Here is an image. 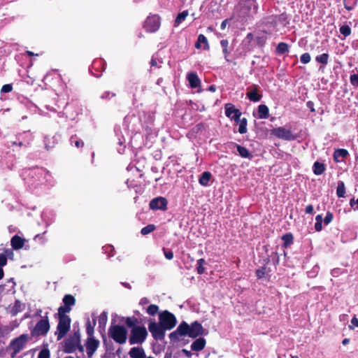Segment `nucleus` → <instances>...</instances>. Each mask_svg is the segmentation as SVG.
Here are the masks:
<instances>
[{"label":"nucleus","mask_w":358,"mask_h":358,"mask_svg":"<svg viewBox=\"0 0 358 358\" xmlns=\"http://www.w3.org/2000/svg\"><path fill=\"white\" fill-rule=\"evenodd\" d=\"M126 326L131 329L129 336L130 345L142 344L146 340L148 333L145 326H139L138 320L135 316L123 317Z\"/></svg>","instance_id":"obj_1"},{"label":"nucleus","mask_w":358,"mask_h":358,"mask_svg":"<svg viewBox=\"0 0 358 358\" xmlns=\"http://www.w3.org/2000/svg\"><path fill=\"white\" fill-rule=\"evenodd\" d=\"M258 8L256 0H240L236 6L239 17L244 19L253 18L257 13Z\"/></svg>","instance_id":"obj_2"},{"label":"nucleus","mask_w":358,"mask_h":358,"mask_svg":"<svg viewBox=\"0 0 358 358\" xmlns=\"http://www.w3.org/2000/svg\"><path fill=\"white\" fill-rule=\"evenodd\" d=\"M78 350L83 355H84V346L81 344L80 331L77 330L69 336L64 341V351L66 353H73Z\"/></svg>","instance_id":"obj_3"},{"label":"nucleus","mask_w":358,"mask_h":358,"mask_svg":"<svg viewBox=\"0 0 358 358\" xmlns=\"http://www.w3.org/2000/svg\"><path fill=\"white\" fill-rule=\"evenodd\" d=\"M28 340V334H24L20 335L10 341L9 345L6 347V352L12 358H14L17 353L23 350Z\"/></svg>","instance_id":"obj_4"},{"label":"nucleus","mask_w":358,"mask_h":358,"mask_svg":"<svg viewBox=\"0 0 358 358\" xmlns=\"http://www.w3.org/2000/svg\"><path fill=\"white\" fill-rule=\"evenodd\" d=\"M126 327L119 324H111L108 329V336L119 344H124L127 339Z\"/></svg>","instance_id":"obj_5"},{"label":"nucleus","mask_w":358,"mask_h":358,"mask_svg":"<svg viewBox=\"0 0 358 358\" xmlns=\"http://www.w3.org/2000/svg\"><path fill=\"white\" fill-rule=\"evenodd\" d=\"M159 322L166 331H169L176 327L177 320L172 313L169 310H164L159 315Z\"/></svg>","instance_id":"obj_6"},{"label":"nucleus","mask_w":358,"mask_h":358,"mask_svg":"<svg viewBox=\"0 0 358 358\" xmlns=\"http://www.w3.org/2000/svg\"><path fill=\"white\" fill-rule=\"evenodd\" d=\"M57 317L59 321L55 334L57 340H60L64 338L70 330L71 320L70 317L57 316Z\"/></svg>","instance_id":"obj_7"},{"label":"nucleus","mask_w":358,"mask_h":358,"mask_svg":"<svg viewBox=\"0 0 358 358\" xmlns=\"http://www.w3.org/2000/svg\"><path fill=\"white\" fill-rule=\"evenodd\" d=\"M271 134L278 138L288 141H294L298 138V136L292 134L290 129H287L283 127H279L271 129Z\"/></svg>","instance_id":"obj_8"},{"label":"nucleus","mask_w":358,"mask_h":358,"mask_svg":"<svg viewBox=\"0 0 358 358\" xmlns=\"http://www.w3.org/2000/svg\"><path fill=\"white\" fill-rule=\"evenodd\" d=\"M148 329L155 340L162 341L164 339L166 329L159 322L150 321L148 324Z\"/></svg>","instance_id":"obj_9"},{"label":"nucleus","mask_w":358,"mask_h":358,"mask_svg":"<svg viewBox=\"0 0 358 358\" xmlns=\"http://www.w3.org/2000/svg\"><path fill=\"white\" fill-rule=\"evenodd\" d=\"M160 17L158 15L148 16L144 22L143 27L146 31L156 32L160 27Z\"/></svg>","instance_id":"obj_10"},{"label":"nucleus","mask_w":358,"mask_h":358,"mask_svg":"<svg viewBox=\"0 0 358 358\" xmlns=\"http://www.w3.org/2000/svg\"><path fill=\"white\" fill-rule=\"evenodd\" d=\"M48 315V313H46L44 317L36 323L33 330L34 335L45 336L49 331L50 326Z\"/></svg>","instance_id":"obj_11"},{"label":"nucleus","mask_w":358,"mask_h":358,"mask_svg":"<svg viewBox=\"0 0 358 358\" xmlns=\"http://www.w3.org/2000/svg\"><path fill=\"white\" fill-rule=\"evenodd\" d=\"M99 341L94 337H87L85 341V346L88 357H92L99 346Z\"/></svg>","instance_id":"obj_12"},{"label":"nucleus","mask_w":358,"mask_h":358,"mask_svg":"<svg viewBox=\"0 0 358 358\" xmlns=\"http://www.w3.org/2000/svg\"><path fill=\"white\" fill-rule=\"evenodd\" d=\"M168 201L166 198L158 196L150 201V208L152 210H165L167 209Z\"/></svg>","instance_id":"obj_13"},{"label":"nucleus","mask_w":358,"mask_h":358,"mask_svg":"<svg viewBox=\"0 0 358 358\" xmlns=\"http://www.w3.org/2000/svg\"><path fill=\"white\" fill-rule=\"evenodd\" d=\"M224 108L226 116L231 120H234L236 122H238L242 115L240 110L235 108L234 106L231 103H227Z\"/></svg>","instance_id":"obj_14"},{"label":"nucleus","mask_w":358,"mask_h":358,"mask_svg":"<svg viewBox=\"0 0 358 358\" xmlns=\"http://www.w3.org/2000/svg\"><path fill=\"white\" fill-rule=\"evenodd\" d=\"M189 336L194 338L198 336H202L204 333V329L201 324L198 321H194L189 325Z\"/></svg>","instance_id":"obj_15"},{"label":"nucleus","mask_w":358,"mask_h":358,"mask_svg":"<svg viewBox=\"0 0 358 358\" xmlns=\"http://www.w3.org/2000/svg\"><path fill=\"white\" fill-rule=\"evenodd\" d=\"M252 89L248 88V92L246 93L247 97L250 99V101L253 102L259 101L262 97V94L258 93L259 86L257 85H253L252 86Z\"/></svg>","instance_id":"obj_16"},{"label":"nucleus","mask_w":358,"mask_h":358,"mask_svg":"<svg viewBox=\"0 0 358 358\" xmlns=\"http://www.w3.org/2000/svg\"><path fill=\"white\" fill-rule=\"evenodd\" d=\"M187 79L189 82V86L192 88H196L201 85V80L197 74L194 72H190L187 73Z\"/></svg>","instance_id":"obj_17"},{"label":"nucleus","mask_w":358,"mask_h":358,"mask_svg":"<svg viewBox=\"0 0 358 358\" xmlns=\"http://www.w3.org/2000/svg\"><path fill=\"white\" fill-rule=\"evenodd\" d=\"M24 242L25 240L18 235L13 236L10 240L11 246L15 250L22 249L24 245Z\"/></svg>","instance_id":"obj_18"},{"label":"nucleus","mask_w":358,"mask_h":358,"mask_svg":"<svg viewBox=\"0 0 358 358\" xmlns=\"http://www.w3.org/2000/svg\"><path fill=\"white\" fill-rule=\"evenodd\" d=\"M129 354L130 358H147L144 350L139 347H134L131 348ZM148 358L152 357H149Z\"/></svg>","instance_id":"obj_19"},{"label":"nucleus","mask_w":358,"mask_h":358,"mask_svg":"<svg viewBox=\"0 0 358 358\" xmlns=\"http://www.w3.org/2000/svg\"><path fill=\"white\" fill-rule=\"evenodd\" d=\"M206 341L205 338L200 337L196 339L191 345V349L193 351H200L206 346Z\"/></svg>","instance_id":"obj_20"},{"label":"nucleus","mask_w":358,"mask_h":358,"mask_svg":"<svg viewBox=\"0 0 358 358\" xmlns=\"http://www.w3.org/2000/svg\"><path fill=\"white\" fill-rule=\"evenodd\" d=\"M233 145L237 148V151L241 157L248 158L250 159L252 158V155L245 147H243L235 143H233Z\"/></svg>","instance_id":"obj_21"},{"label":"nucleus","mask_w":358,"mask_h":358,"mask_svg":"<svg viewBox=\"0 0 358 358\" xmlns=\"http://www.w3.org/2000/svg\"><path fill=\"white\" fill-rule=\"evenodd\" d=\"M271 270L270 269V268L267 267L266 265H264L263 266L257 268L255 271V274L257 279H262L265 276L270 277L271 275L269 274V273H271Z\"/></svg>","instance_id":"obj_22"},{"label":"nucleus","mask_w":358,"mask_h":358,"mask_svg":"<svg viewBox=\"0 0 358 358\" xmlns=\"http://www.w3.org/2000/svg\"><path fill=\"white\" fill-rule=\"evenodd\" d=\"M201 43L203 44V49L209 50L210 45L207 38L203 34H201L198 36L197 41L195 43V48L196 49H200L201 48Z\"/></svg>","instance_id":"obj_23"},{"label":"nucleus","mask_w":358,"mask_h":358,"mask_svg":"<svg viewBox=\"0 0 358 358\" xmlns=\"http://www.w3.org/2000/svg\"><path fill=\"white\" fill-rule=\"evenodd\" d=\"M257 113L258 118L266 119L269 117V109L267 106L261 104L258 106Z\"/></svg>","instance_id":"obj_24"},{"label":"nucleus","mask_w":358,"mask_h":358,"mask_svg":"<svg viewBox=\"0 0 358 358\" xmlns=\"http://www.w3.org/2000/svg\"><path fill=\"white\" fill-rule=\"evenodd\" d=\"M212 177V174L209 171H204L199 177V182L202 186L206 187L209 185V182Z\"/></svg>","instance_id":"obj_25"},{"label":"nucleus","mask_w":358,"mask_h":358,"mask_svg":"<svg viewBox=\"0 0 358 358\" xmlns=\"http://www.w3.org/2000/svg\"><path fill=\"white\" fill-rule=\"evenodd\" d=\"M96 319H92V321L88 320L86 322V333L88 337H94V327L96 325Z\"/></svg>","instance_id":"obj_26"},{"label":"nucleus","mask_w":358,"mask_h":358,"mask_svg":"<svg viewBox=\"0 0 358 358\" xmlns=\"http://www.w3.org/2000/svg\"><path fill=\"white\" fill-rule=\"evenodd\" d=\"M176 330L179 333V334L181 335V336H189V324L186 322H182L178 327H177Z\"/></svg>","instance_id":"obj_27"},{"label":"nucleus","mask_w":358,"mask_h":358,"mask_svg":"<svg viewBox=\"0 0 358 358\" xmlns=\"http://www.w3.org/2000/svg\"><path fill=\"white\" fill-rule=\"evenodd\" d=\"M313 171L314 174L320 176L324 172L325 166L323 163L315 162L313 166Z\"/></svg>","instance_id":"obj_28"},{"label":"nucleus","mask_w":358,"mask_h":358,"mask_svg":"<svg viewBox=\"0 0 358 358\" xmlns=\"http://www.w3.org/2000/svg\"><path fill=\"white\" fill-rule=\"evenodd\" d=\"M348 151L345 149H337L334 151V159L335 162H339L338 157L346 158L348 156Z\"/></svg>","instance_id":"obj_29"},{"label":"nucleus","mask_w":358,"mask_h":358,"mask_svg":"<svg viewBox=\"0 0 358 358\" xmlns=\"http://www.w3.org/2000/svg\"><path fill=\"white\" fill-rule=\"evenodd\" d=\"M282 240L283 241V247L287 248L293 243L294 236L292 234L287 233L282 236Z\"/></svg>","instance_id":"obj_30"},{"label":"nucleus","mask_w":358,"mask_h":358,"mask_svg":"<svg viewBox=\"0 0 358 358\" xmlns=\"http://www.w3.org/2000/svg\"><path fill=\"white\" fill-rule=\"evenodd\" d=\"M71 145L76 146L77 148H80L84 146V142L80 139L77 135H73L70 138Z\"/></svg>","instance_id":"obj_31"},{"label":"nucleus","mask_w":358,"mask_h":358,"mask_svg":"<svg viewBox=\"0 0 358 358\" xmlns=\"http://www.w3.org/2000/svg\"><path fill=\"white\" fill-rule=\"evenodd\" d=\"M345 194V187L343 181L339 180L336 189V194L338 197H344Z\"/></svg>","instance_id":"obj_32"},{"label":"nucleus","mask_w":358,"mask_h":358,"mask_svg":"<svg viewBox=\"0 0 358 358\" xmlns=\"http://www.w3.org/2000/svg\"><path fill=\"white\" fill-rule=\"evenodd\" d=\"M237 123L239 124L238 132L241 134H245L247 132V119L245 117L242 119L239 118V120Z\"/></svg>","instance_id":"obj_33"},{"label":"nucleus","mask_w":358,"mask_h":358,"mask_svg":"<svg viewBox=\"0 0 358 358\" xmlns=\"http://www.w3.org/2000/svg\"><path fill=\"white\" fill-rule=\"evenodd\" d=\"M63 303L64 305L71 308L76 303V299L71 294H66L63 298Z\"/></svg>","instance_id":"obj_34"},{"label":"nucleus","mask_w":358,"mask_h":358,"mask_svg":"<svg viewBox=\"0 0 358 358\" xmlns=\"http://www.w3.org/2000/svg\"><path fill=\"white\" fill-rule=\"evenodd\" d=\"M71 310V308L64 304V306H61L58 308V313L57 315V316L60 317H69V315H66V313H69Z\"/></svg>","instance_id":"obj_35"},{"label":"nucleus","mask_w":358,"mask_h":358,"mask_svg":"<svg viewBox=\"0 0 358 358\" xmlns=\"http://www.w3.org/2000/svg\"><path fill=\"white\" fill-rule=\"evenodd\" d=\"M276 50L279 54H285L289 51V45L286 43L280 42L278 43Z\"/></svg>","instance_id":"obj_36"},{"label":"nucleus","mask_w":358,"mask_h":358,"mask_svg":"<svg viewBox=\"0 0 358 358\" xmlns=\"http://www.w3.org/2000/svg\"><path fill=\"white\" fill-rule=\"evenodd\" d=\"M329 55L327 53H323L320 55H317L315 57V60L317 62L322 64H327L329 61Z\"/></svg>","instance_id":"obj_37"},{"label":"nucleus","mask_w":358,"mask_h":358,"mask_svg":"<svg viewBox=\"0 0 358 358\" xmlns=\"http://www.w3.org/2000/svg\"><path fill=\"white\" fill-rule=\"evenodd\" d=\"M206 264V261L204 259L201 258L197 260L196 263V271L199 274H203L205 272L204 265Z\"/></svg>","instance_id":"obj_38"},{"label":"nucleus","mask_w":358,"mask_h":358,"mask_svg":"<svg viewBox=\"0 0 358 358\" xmlns=\"http://www.w3.org/2000/svg\"><path fill=\"white\" fill-rule=\"evenodd\" d=\"M188 14H189L188 10H184V11L178 13V15H177V17L175 20V23L176 24H180L182 21H184L185 20V18L187 17Z\"/></svg>","instance_id":"obj_39"},{"label":"nucleus","mask_w":358,"mask_h":358,"mask_svg":"<svg viewBox=\"0 0 358 358\" xmlns=\"http://www.w3.org/2000/svg\"><path fill=\"white\" fill-rule=\"evenodd\" d=\"M156 229V227L155 224H150L147 225L146 227H143L141 230V234L143 236L149 234L150 233L155 231Z\"/></svg>","instance_id":"obj_40"},{"label":"nucleus","mask_w":358,"mask_h":358,"mask_svg":"<svg viewBox=\"0 0 358 358\" xmlns=\"http://www.w3.org/2000/svg\"><path fill=\"white\" fill-rule=\"evenodd\" d=\"M22 311V304L21 302L18 300H16L15 302V304L12 308V313L13 315H17L18 313Z\"/></svg>","instance_id":"obj_41"},{"label":"nucleus","mask_w":358,"mask_h":358,"mask_svg":"<svg viewBox=\"0 0 358 358\" xmlns=\"http://www.w3.org/2000/svg\"><path fill=\"white\" fill-rule=\"evenodd\" d=\"M159 311V306L155 304H151L147 308V313L150 315L154 316Z\"/></svg>","instance_id":"obj_42"},{"label":"nucleus","mask_w":358,"mask_h":358,"mask_svg":"<svg viewBox=\"0 0 358 358\" xmlns=\"http://www.w3.org/2000/svg\"><path fill=\"white\" fill-rule=\"evenodd\" d=\"M340 32L345 37H347L351 34V28L349 25L345 24L340 27Z\"/></svg>","instance_id":"obj_43"},{"label":"nucleus","mask_w":358,"mask_h":358,"mask_svg":"<svg viewBox=\"0 0 358 358\" xmlns=\"http://www.w3.org/2000/svg\"><path fill=\"white\" fill-rule=\"evenodd\" d=\"M180 337H181V335L179 334V333L178 332V331L176 329L169 334L170 341H171V342H173V343L179 341Z\"/></svg>","instance_id":"obj_44"},{"label":"nucleus","mask_w":358,"mask_h":358,"mask_svg":"<svg viewBox=\"0 0 358 358\" xmlns=\"http://www.w3.org/2000/svg\"><path fill=\"white\" fill-rule=\"evenodd\" d=\"M50 355V350L47 348H44L40 351L37 358H49Z\"/></svg>","instance_id":"obj_45"},{"label":"nucleus","mask_w":358,"mask_h":358,"mask_svg":"<svg viewBox=\"0 0 358 358\" xmlns=\"http://www.w3.org/2000/svg\"><path fill=\"white\" fill-rule=\"evenodd\" d=\"M310 59H311L310 55L308 52L303 53L300 57L301 62L304 64L309 63L310 61Z\"/></svg>","instance_id":"obj_46"},{"label":"nucleus","mask_w":358,"mask_h":358,"mask_svg":"<svg viewBox=\"0 0 358 358\" xmlns=\"http://www.w3.org/2000/svg\"><path fill=\"white\" fill-rule=\"evenodd\" d=\"M333 218H334L333 213L330 211H328L326 214V216H325L324 220H323L324 224L327 225L329 223H331L333 220Z\"/></svg>","instance_id":"obj_47"},{"label":"nucleus","mask_w":358,"mask_h":358,"mask_svg":"<svg viewBox=\"0 0 358 358\" xmlns=\"http://www.w3.org/2000/svg\"><path fill=\"white\" fill-rule=\"evenodd\" d=\"M350 81L352 85L358 87V73L357 74H352L350 77Z\"/></svg>","instance_id":"obj_48"},{"label":"nucleus","mask_w":358,"mask_h":358,"mask_svg":"<svg viewBox=\"0 0 358 358\" xmlns=\"http://www.w3.org/2000/svg\"><path fill=\"white\" fill-rule=\"evenodd\" d=\"M13 85L12 84H6L2 86L1 89V92L2 93H8L10 92L13 90Z\"/></svg>","instance_id":"obj_49"},{"label":"nucleus","mask_w":358,"mask_h":358,"mask_svg":"<svg viewBox=\"0 0 358 358\" xmlns=\"http://www.w3.org/2000/svg\"><path fill=\"white\" fill-rule=\"evenodd\" d=\"M163 251H164V256L167 259H169V260L173 259V252L171 250L163 248Z\"/></svg>","instance_id":"obj_50"},{"label":"nucleus","mask_w":358,"mask_h":358,"mask_svg":"<svg viewBox=\"0 0 358 358\" xmlns=\"http://www.w3.org/2000/svg\"><path fill=\"white\" fill-rule=\"evenodd\" d=\"M7 264V257L3 253H0V267H3Z\"/></svg>","instance_id":"obj_51"},{"label":"nucleus","mask_w":358,"mask_h":358,"mask_svg":"<svg viewBox=\"0 0 358 358\" xmlns=\"http://www.w3.org/2000/svg\"><path fill=\"white\" fill-rule=\"evenodd\" d=\"M351 324L352 325L349 326L350 329H352L354 328L353 326L358 327V319L355 316L352 318Z\"/></svg>","instance_id":"obj_52"},{"label":"nucleus","mask_w":358,"mask_h":358,"mask_svg":"<svg viewBox=\"0 0 358 358\" xmlns=\"http://www.w3.org/2000/svg\"><path fill=\"white\" fill-rule=\"evenodd\" d=\"M305 212L307 214H313L314 213L313 206L310 204L306 207Z\"/></svg>","instance_id":"obj_53"},{"label":"nucleus","mask_w":358,"mask_h":358,"mask_svg":"<svg viewBox=\"0 0 358 358\" xmlns=\"http://www.w3.org/2000/svg\"><path fill=\"white\" fill-rule=\"evenodd\" d=\"M355 204H357V206L354 208L355 210H358V198L355 200L354 198L351 199L350 201V205L351 207H354Z\"/></svg>","instance_id":"obj_54"},{"label":"nucleus","mask_w":358,"mask_h":358,"mask_svg":"<svg viewBox=\"0 0 358 358\" xmlns=\"http://www.w3.org/2000/svg\"><path fill=\"white\" fill-rule=\"evenodd\" d=\"M307 107L310 109L311 112H315L314 103L312 101H308L306 103Z\"/></svg>","instance_id":"obj_55"},{"label":"nucleus","mask_w":358,"mask_h":358,"mask_svg":"<svg viewBox=\"0 0 358 358\" xmlns=\"http://www.w3.org/2000/svg\"><path fill=\"white\" fill-rule=\"evenodd\" d=\"M315 229L316 231H320L322 229V222H315Z\"/></svg>","instance_id":"obj_56"},{"label":"nucleus","mask_w":358,"mask_h":358,"mask_svg":"<svg viewBox=\"0 0 358 358\" xmlns=\"http://www.w3.org/2000/svg\"><path fill=\"white\" fill-rule=\"evenodd\" d=\"M228 44H229V42H228V41L227 39H222L220 41V45H222V47L223 48H228Z\"/></svg>","instance_id":"obj_57"},{"label":"nucleus","mask_w":358,"mask_h":358,"mask_svg":"<svg viewBox=\"0 0 358 358\" xmlns=\"http://www.w3.org/2000/svg\"><path fill=\"white\" fill-rule=\"evenodd\" d=\"M229 20H230V19H226L222 21V22L221 23V26H220L221 29L224 30L226 28L227 24Z\"/></svg>","instance_id":"obj_58"},{"label":"nucleus","mask_w":358,"mask_h":358,"mask_svg":"<svg viewBox=\"0 0 358 358\" xmlns=\"http://www.w3.org/2000/svg\"><path fill=\"white\" fill-rule=\"evenodd\" d=\"M149 303V299L146 297H143L141 299L140 301V305H145V304H148Z\"/></svg>","instance_id":"obj_59"},{"label":"nucleus","mask_w":358,"mask_h":358,"mask_svg":"<svg viewBox=\"0 0 358 358\" xmlns=\"http://www.w3.org/2000/svg\"><path fill=\"white\" fill-rule=\"evenodd\" d=\"M222 52H223V54H224V58H225V59H226L227 62H229V60L227 59V57H228V55H229L228 48H223Z\"/></svg>","instance_id":"obj_60"},{"label":"nucleus","mask_w":358,"mask_h":358,"mask_svg":"<svg viewBox=\"0 0 358 358\" xmlns=\"http://www.w3.org/2000/svg\"><path fill=\"white\" fill-rule=\"evenodd\" d=\"M107 319V315L105 312L102 313L100 315V320L106 321Z\"/></svg>","instance_id":"obj_61"},{"label":"nucleus","mask_w":358,"mask_h":358,"mask_svg":"<svg viewBox=\"0 0 358 358\" xmlns=\"http://www.w3.org/2000/svg\"><path fill=\"white\" fill-rule=\"evenodd\" d=\"M316 222H322L323 219L322 215H317L315 217Z\"/></svg>","instance_id":"obj_62"},{"label":"nucleus","mask_w":358,"mask_h":358,"mask_svg":"<svg viewBox=\"0 0 358 358\" xmlns=\"http://www.w3.org/2000/svg\"><path fill=\"white\" fill-rule=\"evenodd\" d=\"M150 65L152 66H156L157 65V59L155 58H152V59L150 61Z\"/></svg>","instance_id":"obj_63"},{"label":"nucleus","mask_w":358,"mask_h":358,"mask_svg":"<svg viewBox=\"0 0 358 358\" xmlns=\"http://www.w3.org/2000/svg\"><path fill=\"white\" fill-rule=\"evenodd\" d=\"M350 343L349 338H344L342 341L343 345H345Z\"/></svg>","instance_id":"obj_64"}]
</instances>
